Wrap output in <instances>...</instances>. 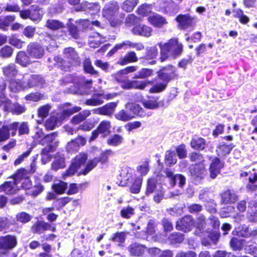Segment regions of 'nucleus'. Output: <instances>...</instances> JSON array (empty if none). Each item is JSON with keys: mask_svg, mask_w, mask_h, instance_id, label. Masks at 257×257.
<instances>
[{"mask_svg": "<svg viewBox=\"0 0 257 257\" xmlns=\"http://www.w3.org/2000/svg\"><path fill=\"white\" fill-rule=\"evenodd\" d=\"M160 49V60L163 62L170 57L174 58L180 55L182 52L183 46L176 39H172L167 42L158 44Z\"/></svg>", "mask_w": 257, "mask_h": 257, "instance_id": "nucleus-1", "label": "nucleus"}, {"mask_svg": "<svg viewBox=\"0 0 257 257\" xmlns=\"http://www.w3.org/2000/svg\"><path fill=\"white\" fill-rule=\"evenodd\" d=\"M120 183L124 186L130 182H132L130 191L132 193H139L141 190L143 179L141 177L133 176V171L129 168H124L121 171L120 174Z\"/></svg>", "mask_w": 257, "mask_h": 257, "instance_id": "nucleus-2", "label": "nucleus"}, {"mask_svg": "<svg viewBox=\"0 0 257 257\" xmlns=\"http://www.w3.org/2000/svg\"><path fill=\"white\" fill-rule=\"evenodd\" d=\"M70 105V103H65L62 105L61 106V109L62 110V113L57 114V117L52 116L47 120L45 123V126L47 129H54L56 126L60 125L65 117L81 110V107L79 106L68 108Z\"/></svg>", "mask_w": 257, "mask_h": 257, "instance_id": "nucleus-3", "label": "nucleus"}, {"mask_svg": "<svg viewBox=\"0 0 257 257\" xmlns=\"http://www.w3.org/2000/svg\"><path fill=\"white\" fill-rule=\"evenodd\" d=\"M206 223L205 217L203 215H199L195 222H194V226L196 227L195 233L201 236H203V234L205 233L206 235L208 236V239L206 240L205 239H203L202 243L205 245H207L210 244L211 242L215 243L219 238V234L216 231L209 232L204 231L205 228Z\"/></svg>", "mask_w": 257, "mask_h": 257, "instance_id": "nucleus-4", "label": "nucleus"}, {"mask_svg": "<svg viewBox=\"0 0 257 257\" xmlns=\"http://www.w3.org/2000/svg\"><path fill=\"white\" fill-rule=\"evenodd\" d=\"M119 7L116 1H111L106 4L102 10V16L107 20L110 24L115 27L119 25L120 21L117 18Z\"/></svg>", "mask_w": 257, "mask_h": 257, "instance_id": "nucleus-5", "label": "nucleus"}, {"mask_svg": "<svg viewBox=\"0 0 257 257\" xmlns=\"http://www.w3.org/2000/svg\"><path fill=\"white\" fill-rule=\"evenodd\" d=\"M87 159L85 154H80L72 160V163L68 169L63 174L62 178L65 179L68 177L73 175L75 172L81 170L82 167L84 166Z\"/></svg>", "mask_w": 257, "mask_h": 257, "instance_id": "nucleus-6", "label": "nucleus"}, {"mask_svg": "<svg viewBox=\"0 0 257 257\" xmlns=\"http://www.w3.org/2000/svg\"><path fill=\"white\" fill-rule=\"evenodd\" d=\"M64 57L67 59V61L68 63L72 64H75L77 62V54L73 48L69 47L66 48L64 50ZM54 60L57 63V65L62 67V69L66 70L67 67H69V65L64 64L66 63V60H63L59 57H55Z\"/></svg>", "mask_w": 257, "mask_h": 257, "instance_id": "nucleus-7", "label": "nucleus"}, {"mask_svg": "<svg viewBox=\"0 0 257 257\" xmlns=\"http://www.w3.org/2000/svg\"><path fill=\"white\" fill-rule=\"evenodd\" d=\"M15 179L18 185L21 184V187L25 190L32 187V182L29 177L28 172L25 169H20L15 174Z\"/></svg>", "mask_w": 257, "mask_h": 257, "instance_id": "nucleus-8", "label": "nucleus"}, {"mask_svg": "<svg viewBox=\"0 0 257 257\" xmlns=\"http://www.w3.org/2000/svg\"><path fill=\"white\" fill-rule=\"evenodd\" d=\"M240 176L241 177H248L249 182L251 184L248 185V187L251 190H254L257 187V170L252 166L245 168Z\"/></svg>", "mask_w": 257, "mask_h": 257, "instance_id": "nucleus-9", "label": "nucleus"}, {"mask_svg": "<svg viewBox=\"0 0 257 257\" xmlns=\"http://www.w3.org/2000/svg\"><path fill=\"white\" fill-rule=\"evenodd\" d=\"M194 221L190 215L182 217L177 222L176 228L184 232L190 231L194 226Z\"/></svg>", "mask_w": 257, "mask_h": 257, "instance_id": "nucleus-10", "label": "nucleus"}, {"mask_svg": "<svg viewBox=\"0 0 257 257\" xmlns=\"http://www.w3.org/2000/svg\"><path fill=\"white\" fill-rule=\"evenodd\" d=\"M27 51L32 58L40 59L44 54V48L39 44L30 43L27 47Z\"/></svg>", "mask_w": 257, "mask_h": 257, "instance_id": "nucleus-11", "label": "nucleus"}, {"mask_svg": "<svg viewBox=\"0 0 257 257\" xmlns=\"http://www.w3.org/2000/svg\"><path fill=\"white\" fill-rule=\"evenodd\" d=\"M166 176L169 178L170 184L173 187L175 184H178L180 187H182L185 183L186 179L184 176L181 174L174 175L173 172L169 169L165 171Z\"/></svg>", "mask_w": 257, "mask_h": 257, "instance_id": "nucleus-12", "label": "nucleus"}, {"mask_svg": "<svg viewBox=\"0 0 257 257\" xmlns=\"http://www.w3.org/2000/svg\"><path fill=\"white\" fill-rule=\"evenodd\" d=\"M20 189L15 179V175L11 181L6 182L0 186V192H4L8 194L16 193Z\"/></svg>", "mask_w": 257, "mask_h": 257, "instance_id": "nucleus-13", "label": "nucleus"}, {"mask_svg": "<svg viewBox=\"0 0 257 257\" xmlns=\"http://www.w3.org/2000/svg\"><path fill=\"white\" fill-rule=\"evenodd\" d=\"M17 243L15 236L7 235L0 237V249H12Z\"/></svg>", "mask_w": 257, "mask_h": 257, "instance_id": "nucleus-14", "label": "nucleus"}, {"mask_svg": "<svg viewBox=\"0 0 257 257\" xmlns=\"http://www.w3.org/2000/svg\"><path fill=\"white\" fill-rule=\"evenodd\" d=\"M190 171L191 175L196 178H202L206 174L204 163H196L190 167Z\"/></svg>", "mask_w": 257, "mask_h": 257, "instance_id": "nucleus-15", "label": "nucleus"}, {"mask_svg": "<svg viewBox=\"0 0 257 257\" xmlns=\"http://www.w3.org/2000/svg\"><path fill=\"white\" fill-rule=\"evenodd\" d=\"M132 32L136 35L149 37L152 35V29L145 25H138L132 29Z\"/></svg>", "mask_w": 257, "mask_h": 257, "instance_id": "nucleus-16", "label": "nucleus"}, {"mask_svg": "<svg viewBox=\"0 0 257 257\" xmlns=\"http://www.w3.org/2000/svg\"><path fill=\"white\" fill-rule=\"evenodd\" d=\"M223 167V163L219 159L217 158H213L209 168L210 177L212 179L216 178Z\"/></svg>", "mask_w": 257, "mask_h": 257, "instance_id": "nucleus-17", "label": "nucleus"}, {"mask_svg": "<svg viewBox=\"0 0 257 257\" xmlns=\"http://www.w3.org/2000/svg\"><path fill=\"white\" fill-rule=\"evenodd\" d=\"M25 85L26 88H31L34 86L40 85L43 83V79L38 75H26L24 77Z\"/></svg>", "mask_w": 257, "mask_h": 257, "instance_id": "nucleus-18", "label": "nucleus"}, {"mask_svg": "<svg viewBox=\"0 0 257 257\" xmlns=\"http://www.w3.org/2000/svg\"><path fill=\"white\" fill-rule=\"evenodd\" d=\"M4 110L11 112L14 114H20L25 112V108L24 106L20 105L18 103H12L9 99L8 101L5 103Z\"/></svg>", "mask_w": 257, "mask_h": 257, "instance_id": "nucleus-19", "label": "nucleus"}, {"mask_svg": "<svg viewBox=\"0 0 257 257\" xmlns=\"http://www.w3.org/2000/svg\"><path fill=\"white\" fill-rule=\"evenodd\" d=\"M148 20L151 24L157 27H160L167 23L166 20L163 17L155 13L151 14Z\"/></svg>", "mask_w": 257, "mask_h": 257, "instance_id": "nucleus-20", "label": "nucleus"}, {"mask_svg": "<svg viewBox=\"0 0 257 257\" xmlns=\"http://www.w3.org/2000/svg\"><path fill=\"white\" fill-rule=\"evenodd\" d=\"M116 94H108L106 97L107 99H110L114 97ZM105 97L102 95L99 94V95H94L91 99H88L86 101V103L89 105L96 106L102 104L103 102V99Z\"/></svg>", "mask_w": 257, "mask_h": 257, "instance_id": "nucleus-21", "label": "nucleus"}, {"mask_svg": "<svg viewBox=\"0 0 257 257\" xmlns=\"http://www.w3.org/2000/svg\"><path fill=\"white\" fill-rule=\"evenodd\" d=\"M3 74L8 78H13L18 74V71L14 64H9L2 68Z\"/></svg>", "mask_w": 257, "mask_h": 257, "instance_id": "nucleus-22", "label": "nucleus"}, {"mask_svg": "<svg viewBox=\"0 0 257 257\" xmlns=\"http://www.w3.org/2000/svg\"><path fill=\"white\" fill-rule=\"evenodd\" d=\"M128 249L132 255L137 256L142 255L147 250L145 246L137 243L131 244L129 246Z\"/></svg>", "mask_w": 257, "mask_h": 257, "instance_id": "nucleus-23", "label": "nucleus"}, {"mask_svg": "<svg viewBox=\"0 0 257 257\" xmlns=\"http://www.w3.org/2000/svg\"><path fill=\"white\" fill-rule=\"evenodd\" d=\"M116 106V103H110L96 109L95 112L97 114L110 115L113 113Z\"/></svg>", "mask_w": 257, "mask_h": 257, "instance_id": "nucleus-24", "label": "nucleus"}, {"mask_svg": "<svg viewBox=\"0 0 257 257\" xmlns=\"http://www.w3.org/2000/svg\"><path fill=\"white\" fill-rule=\"evenodd\" d=\"M176 20L179 23V27L181 29H185L191 26L193 22V19L188 15H180L176 18Z\"/></svg>", "mask_w": 257, "mask_h": 257, "instance_id": "nucleus-25", "label": "nucleus"}, {"mask_svg": "<svg viewBox=\"0 0 257 257\" xmlns=\"http://www.w3.org/2000/svg\"><path fill=\"white\" fill-rule=\"evenodd\" d=\"M16 62L22 66H27L31 62L29 57L24 51H20L18 53Z\"/></svg>", "mask_w": 257, "mask_h": 257, "instance_id": "nucleus-26", "label": "nucleus"}, {"mask_svg": "<svg viewBox=\"0 0 257 257\" xmlns=\"http://www.w3.org/2000/svg\"><path fill=\"white\" fill-rule=\"evenodd\" d=\"M105 41L106 38L105 37H102L99 34L96 33L94 36L89 37V44L91 47L96 48Z\"/></svg>", "mask_w": 257, "mask_h": 257, "instance_id": "nucleus-27", "label": "nucleus"}, {"mask_svg": "<svg viewBox=\"0 0 257 257\" xmlns=\"http://www.w3.org/2000/svg\"><path fill=\"white\" fill-rule=\"evenodd\" d=\"M138 69L137 66H129L126 67L125 69L120 70L115 74V79L118 82H122L123 80V77L122 75L127 74L132 72L136 71Z\"/></svg>", "mask_w": 257, "mask_h": 257, "instance_id": "nucleus-28", "label": "nucleus"}, {"mask_svg": "<svg viewBox=\"0 0 257 257\" xmlns=\"http://www.w3.org/2000/svg\"><path fill=\"white\" fill-rule=\"evenodd\" d=\"M43 11L37 7L33 6L31 9L30 19L34 22H39L42 18Z\"/></svg>", "mask_w": 257, "mask_h": 257, "instance_id": "nucleus-29", "label": "nucleus"}, {"mask_svg": "<svg viewBox=\"0 0 257 257\" xmlns=\"http://www.w3.org/2000/svg\"><path fill=\"white\" fill-rule=\"evenodd\" d=\"M233 147L232 144L229 145L224 144H220L217 147V154L220 157H224L230 153Z\"/></svg>", "mask_w": 257, "mask_h": 257, "instance_id": "nucleus-30", "label": "nucleus"}, {"mask_svg": "<svg viewBox=\"0 0 257 257\" xmlns=\"http://www.w3.org/2000/svg\"><path fill=\"white\" fill-rule=\"evenodd\" d=\"M134 43L130 41H125L121 43L116 45L108 53V55L111 56L121 49H127L128 48H133Z\"/></svg>", "mask_w": 257, "mask_h": 257, "instance_id": "nucleus-31", "label": "nucleus"}, {"mask_svg": "<svg viewBox=\"0 0 257 257\" xmlns=\"http://www.w3.org/2000/svg\"><path fill=\"white\" fill-rule=\"evenodd\" d=\"M54 147L51 145H48L42 151L41 153L42 163L43 164H46L49 162L51 159V155L49 154L50 152L53 151Z\"/></svg>", "mask_w": 257, "mask_h": 257, "instance_id": "nucleus-32", "label": "nucleus"}, {"mask_svg": "<svg viewBox=\"0 0 257 257\" xmlns=\"http://www.w3.org/2000/svg\"><path fill=\"white\" fill-rule=\"evenodd\" d=\"M221 198L222 202L227 204L234 202L236 200L237 196L230 190H227L222 194Z\"/></svg>", "mask_w": 257, "mask_h": 257, "instance_id": "nucleus-33", "label": "nucleus"}, {"mask_svg": "<svg viewBox=\"0 0 257 257\" xmlns=\"http://www.w3.org/2000/svg\"><path fill=\"white\" fill-rule=\"evenodd\" d=\"M191 146L196 150H203L205 146V141L204 139L199 137H194L191 142Z\"/></svg>", "mask_w": 257, "mask_h": 257, "instance_id": "nucleus-34", "label": "nucleus"}, {"mask_svg": "<svg viewBox=\"0 0 257 257\" xmlns=\"http://www.w3.org/2000/svg\"><path fill=\"white\" fill-rule=\"evenodd\" d=\"M81 10L92 11L91 14L97 13L100 10V6L98 4L95 3H85L81 5Z\"/></svg>", "mask_w": 257, "mask_h": 257, "instance_id": "nucleus-35", "label": "nucleus"}, {"mask_svg": "<svg viewBox=\"0 0 257 257\" xmlns=\"http://www.w3.org/2000/svg\"><path fill=\"white\" fill-rule=\"evenodd\" d=\"M98 162L99 160L96 158L89 161L86 165L85 168L84 166L82 167L81 170L79 172V174L86 175L93 169L97 165Z\"/></svg>", "mask_w": 257, "mask_h": 257, "instance_id": "nucleus-36", "label": "nucleus"}, {"mask_svg": "<svg viewBox=\"0 0 257 257\" xmlns=\"http://www.w3.org/2000/svg\"><path fill=\"white\" fill-rule=\"evenodd\" d=\"M110 127L111 125L109 121L103 120L99 124L97 129L99 134H102L103 136L105 137L110 133Z\"/></svg>", "mask_w": 257, "mask_h": 257, "instance_id": "nucleus-37", "label": "nucleus"}, {"mask_svg": "<svg viewBox=\"0 0 257 257\" xmlns=\"http://www.w3.org/2000/svg\"><path fill=\"white\" fill-rule=\"evenodd\" d=\"M115 116L116 119L123 121L129 120L134 117L133 114L127 109L126 110H120Z\"/></svg>", "mask_w": 257, "mask_h": 257, "instance_id": "nucleus-38", "label": "nucleus"}, {"mask_svg": "<svg viewBox=\"0 0 257 257\" xmlns=\"http://www.w3.org/2000/svg\"><path fill=\"white\" fill-rule=\"evenodd\" d=\"M160 189V186H159V188H158V186L156 184V181L155 179H149L147 182L146 194L147 195H149L154 192H157V190Z\"/></svg>", "mask_w": 257, "mask_h": 257, "instance_id": "nucleus-39", "label": "nucleus"}, {"mask_svg": "<svg viewBox=\"0 0 257 257\" xmlns=\"http://www.w3.org/2000/svg\"><path fill=\"white\" fill-rule=\"evenodd\" d=\"M125 107L126 109H129L130 111L133 114V117H134L135 115L142 116L143 114V112H142V108L136 103H128L126 104Z\"/></svg>", "mask_w": 257, "mask_h": 257, "instance_id": "nucleus-40", "label": "nucleus"}, {"mask_svg": "<svg viewBox=\"0 0 257 257\" xmlns=\"http://www.w3.org/2000/svg\"><path fill=\"white\" fill-rule=\"evenodd\" d=\"M27 86L25 85V82L23 83H20L17 80H12L10 83L9 88L11 91L18 92L22 89H26Z\"/></svg>", "mask_w": 257, "mask_h": 257, "instance_id": "nucleus-41", "label": "nucleus"}, {"mask_svg": "<svg viewBox=\"0 0 257 257\" xmlns=\"http://www.w3.org/2000/svg\"><path fill=\"white\" fill-rule=\"evenodd\" d=\"M65 166V160L63 157L59 156L55 158L52 163L51 169L57 171L60 169L63 168Z\"/></svg>", "mask_w": 257, "mask_h": 257, "instance_id": "nucleus-42", "label": "nucleus"}, {"mask_svg": "<svg viewBox=\"0 0 257 257\" xmlns=\"http://www.w3.org/2000/svg\"><path fill=\"white\" fill-rule=\"evenodd\" d=\"M138 61L136 54L134 52L128 53L122 59L120 60L121 65H125L130 62H135Z\"/></svg>", "mask_w": 257, "mask_h": 257, "instance_id": "nucleus-43", "label": "nucleus"}, {"mask_svg": "<svg viewBox=\"0 0 257 257\" xmlns=\"http://www.w3.org/2000/svg\"><path fill=\"white\" fill-rule=\"evenodd\" d=\"M90 114V112L89 110H84L79 113V114L76 115L75 116H73L71 119V122L73 124H78L82 121Z\"/></svg>", "mask_w": 257, "mask_h": 257, "instance_id": "nucleus-44", "label": "nucleus"}, {"mask_svg": "<svg viewBox=\"0 0 257 257\" xmlns=\"http://www.w3.org/2000/svg\"><path fill=\"white\" fill-rule=\"evenodd\" d=\"M170 78V77L167 76L165 77V80L157 83L156 85L150 89V91L151 93H156L163 91L166 86L168 80Z\"/></svg>", "mask_w": 257, "mask_h": 257, "instance_id": "nucleus-45", "label": "nucleus"}, {"mask_svg": "<svg viewBox=\"0 0 257 257\" xmlns=\"http://www.w3.org/2000/svg\"><path fill=\"white\" fill-rule=\"evenodd\" d=\"M139 2L138 0H126L122 5V9L127 12L132 11Z\"/></svg>", "mask_w": 257, "mask_h": 257, "instance_id": "nucleus-46", "label": "nucleus"}, {"mask_svg": "<svg viewBox=\"0 0 257 257\" xmlns=\"http://www.w3.org/2000/svg\"><path fill=\"white\" fill-rule=\"evenodd\" d=\"M165 161V163L168 166L175 164L177 162V158L175 152L168 151L166 153Z\"/></svg>", "mask_w": 257, "mask_h": 257, "instance_id": "nucleus-47", "label": "nucleus"}, {"mask_svg": "<svg viewBox=\"0 0 257 257\" xmlns=\"http://www.w3.org/2000/svg\"><path fill=\"white\" fill-rule=\"evenodd\" d=\"M123 138L118 135H114L109 138L107 140V144L112 146H117L122 143Z\"/></svg>", "mask_w": 257, "mask_h": 257, "instance_id": "nucleus-48", "label": "nucleus"}, {"mask_svg": "<svg viewBox=\"0 0 257 257\" xmlns=\"http://www.w3.org/2000/svg\"><path fill=\"white\" fill-rule=\"evenodd\" d=\"M67 188V183L63 181L55 182L53 185V189L58 194L63 193Z\"/></svg>", "mask_w": 257, "mask_h": 257, "instance_id": "nucleus-49", "label": "nucleus"}, {"mask_svg": "<svg viewBox=\"0 0 257 257\" xmlns=\"http://www.w3.org/2000/svg\"><path fill=\"white\" fill-rule=\"evenodd\" d=\"M138 14L142 16H149L151 13V6L149 5H143L138 9Z\"/></svg>", "mask_w": 257, "mask_h": 257, "instance_id": "nucleus-50", "label": "nucleus"}, {"mask_svg": "<svg viewBox=\"0 0 257 257\" xmlns=\"http://www.w3.org/2000/svg\"><path fill=\"white\" fill-rule=\"evenodd\" d=\"M168 239L172 244L176 243H180L184 239V235L180 233H173L171 234Z\"/></svg>", "mask_w": 257, "mask_h": 257, "instance_id": "nucleus-51", "label": "nucleus"}, {"mask_svg": "<svg viewBox=\"0 0 257 257\" xmlns=\"http://www.w3.org/2000/svg\"><path fill=\"white\" fill-rule=\"evenodd\" d=\"M13 53V49L9 46H6L0 50V57L7 58L10 57Z\"/></svg>", "mask_w": 257, "mask_h": 257, "instance_id": "nucleus-52", "label": "nucleus"}, {"mask_svg": "<svg viewBox=\"0 0 257 257\" xmlns=\"http://www.w3.org/2000/svg\"><path fill=\"white\" fill-rule=\"evenodd\" d=\"M46 26L50 29L54 30L63 27L64 25L61 22L58 21L49 20L47 22Z\"/></svg>", "mask_w": 257, "mask_h": 257, "instance_id": "nucleus-53", "label": "nucleus"}, {"mask_svg": "<svg viewBox=\"0 0 257 257\" xmlns=\"http://www.w3.org/2000/svg\"><path fill=\"white\" fill-rule=\"evenodd\" d=\"M113 154L114 153L112 151L110 150H107L103 152L101 154L100 156L97 158V159L99 160V162H100L102 164L105 163L107 162L108 158L112 156Z\"/></svg>", "mask_w": 257, "mask_h": 257, "instance_id": "nucleus-54", "label": "nucleus"}, {"mask_svg": "<svg viewBox=\"0 0 257 257\" xmlns=\"http://www.w3.org/2000/svg\"><path fill=\"white\" fill-rule=\"evenodd\" d=\"M149 170V162L147 161L141 163L137 167V171L142 177L146 175L148 173Z\"/></svg>", "mask_w": 257, "mask_h": 257, "instance_id": "nucleus-55", "label": "nucleus"}, {"mask_svg": "<svg viewBox=\"0 0 257 257\" xmlns=\"http://www.w3.org/2000/svg\"><path fill=\"white\" fill-rule=\"evenodd\" d=\"M9 43L12 46L21 49L23 47L24 42L20 39H18L15 36H11L9 39Z\"/></svg>", "mask_w": 257, "mask_h": 257, "instance_id": "nucleus-56", "label": "nucleus"}, {"mask_svg": "<svg viewBox=\"0 0 257 257\" xmlns=\"http://www.w3.org/2000/svg\"><path fill=\"white\" fill-rule=\"evenodd\" d=\"M83 68L84 71L88 73L91 74H95L97 73V71L94 70L91 65V61L89 59H86L83 62Z\"/></svg>", "mask_w": 257, "mask_h": 257, "instance_id": "nucleus-57", "label": "nucleus"}, {"mask_svg": "<svg viewBox=\"0 0 257 257\" xmlns=\"http://www.w3.org/2000/svg\"><path fill=\"white\" fill-rule=\"evenodd\" d=\"M34 233L41 234L44 231V222L38 221L32 227Z\"/></svg>", "mask_w": 257, "mask_h": 257, "instance_id": "nucleus-58", "label": "nucleus"}, {"mask_svg": "<svg viewBox=\"0 0 257 257\" xmlns=\"http://www.w3.org/2000/svg\"><path fill=\"white\" fill-rule=\"evenodd\" d=\"M125 239V233L122 232H117L114 234L112 240L115 242L118 243V245H120L124 242Z\"/></svg>", "mask_w": 257, "mask_h": 257, "instance_id": "nucleus-59", "label": "nucleus"}, {"mask_svg": "<svg viewBox=\"0 0 257 257\" xmlns=\"http://www.w3.org/2000/svg\"><path fill=\"white\" fill-rule=\"evenodd\" d=\"M134 213V209L130 206L123 208L120 211L121 216L125 218H129Z\"/></svg>", "mask_w": 257, "mask_h": 257, "instance_id": "nucleus-60", "label": "nucleus"}, {"mask_svg": "<svg viewBox=\"0 0 257 257\" xmlns=\"http://www.w3.org/2000/svg\"><path fill=\"white\" fill-rule=\"evenodd\" d=\"M10 133L8 127L7 125L3 126L0 128V143L9 139Z\"/></svg>", "mask_w": 257, "mask_h": 257, "instance_id": "nucleus-61", "label": "nucleus"}, {"mask_svg": "<svg viewBox=\"0 0 257 257\" xmlns=\"http://www.w3.org/2000/svg\"><path fill=\"white\" fill-rule=\"evenodd\" d=\"M16 218L18 221L22 223H26L31 219V216L25 212L18 213Z\"/></svg>", "mask_w": 257, "mask_h": 257, "instance_id": "nucleus-62", "label": "nucleus"}, {"mask_svg": "<svg viewBox=\"0 0 257 257\" xmlns=\"http://www.w3.org/2000/svg\"><path fill=\"white\" fill-rule=\"evenodd\" d=\"M144 106L148 109H156L159 106V103L156 100H145L143 102Z\"/></svg>", "mask_w": 257, "mask_h": 257, "instance_id": "nucleus-63", "label": "nucleus"}, {"mask_svg": "<svg viewBox=\"0 0 257 257\" xmlns=\"http://www.w3.org/2000/svg\"><path fill=\"white\" fill-rule=\"evenodd\" d=\"M18 131L19 135L28 134L29 133V127L27 122H23L18 124Z\"/></svg>", "mask_w": 257, "mask_h": 257, "instance_id": "nucleus-64", "label": "nucleus"}]
</instances>
